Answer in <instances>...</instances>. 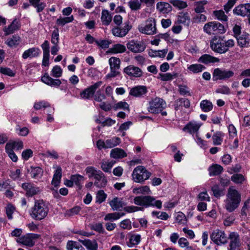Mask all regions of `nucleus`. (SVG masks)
<instances>
[{
  "label": "nucleus",
  "instance_id": "nucleus-1",
  "mask_svg": "<svg viewBox=\"0 0 250 250\" xmlns=\"http://www.w3.org/2000/svg\"><path fill=\"white\" fill-rule=\"evenodd\" d=\"M48 212V207L42 200H36L29 214L33 219L41 221L47 216Z\"/></svg>",
  "mask_w": 250,
  "mask_h": 250
},
{
  "label": "nucleus",
  "instance_id": "nucleus-2",
  "mask_svg": "<svg viewBox=\"0 0 250 250\" xmlns=\"http://www.w3.org/2000/svg\"><path fill=\"white\" fill-rule=\"evenodd\" d=\"M241 201L240 193L233 187L229 188L225 201V208L229 212L233 211L237 208Z\"/></svg>",
  "mask_w": 250,
  "mask_h": 250
},
{
  "label": "nucleus",
  "instance_id": "nucleus-3",
  "mask_svg": "<svg viewBox=\"0 0 250 250\" xmlns=\"http://www.w3.org/2000/svg\"><path fill=\"white\" fill-rule=\"evenodd\" d=\"M235 42L233 40H224V38L219 37H214L210 42V48L215 52L223 54L229 51V47L234 46Z\"/></svg>",
  "mask_w": 250,
  "mask_h": 250
},
{
  "label": "nucleus",
  "instance_id": "nucleus-4",
  "mask_svg": "<svg viewBox=\"0 0 250 250\" xmlns=\"http://www.w3.org/2000/svg\"><path fill=\"white\" fill-rule=\"evenodd\" d=\"M134 203L137 206H144L146 208L153 207L161 209L162 206L161 200H156L154 197L148 195L136 196L134 198Z\"/></svg>",
  "mask_w": 250,
  "mask_h": 250
},
{
  "label": "nucleus",
  "instance_id": "nucleus-5",
  "mask_svg": "<svg viewBox=\"0 0 250 250\" xmlns=\"http://www.w3.org/2000/svg\"><path fill=\"white\" fill-rule=\"evenodd\" d=\"M151 173L142 166L135 167L132 173V178L134 182L142 183L149 179Z\"/></svg>",
  "mask_w": 250,
  "mask_h": 250
},
{
  "label": "nucleus",
  "instance_id": "nucleus-6",
  "mask_svg": "<svg viewBox=\"0 0 250 250\" xmlns=\"http://www.w3.org/2000/svg\"><path fill=\"white\" fill-rule=\"evenodd\" d=\"M211 240L217 246H222L228 242V237L224 230L219 229L213 230L210 234Z\"/></svg>",
  "mask_w": 250,
  "mask_h": 250
},
{
  "label": "nucleus",
  "instance_id": "nucleus-7",
  "mask_svg": "<svg viewBox=\"0 0 250 250\" xmlns=\"http://www.w3.org/2000/svg\"><path fill=\"white\" fill-rule=\"evenodd\" d=\"M203 29L209 35L223 34L226 32L224 25L216 21H211L205 24Z\"/></svg>",
  "mask_w": 250,
  "mask_h": 250
},
{
  "label": "nucleus",
  "instance_id": "nucleus-8",
  "mask_svg": "<svg viewBox=\"0 0 250 250\" xmlns=\"http://www.w3.org/2000/svg\"><path fill=\"white\" fill-rule=\"evenodd\" d=\"M138 29L142 34L152 35L156 33V21L153 18H148L144 25L138 26Z\"/></svg>",
  "mask_w": 250,
  "mask_h": 250
},
{
  "label": "nucleus",
  "instance_id": "nucleus-9",
  "mask_svg": "<svg viewBox=\"0 0 250 250\" xmlns=\"http://www.w3.org/2000/svg\"><path fill=\"white\" fill-rule=\"evenodd\" d=\"M149 106L147 108L148 111L153 114H158L163 110L166 106V102L161 98H155L149 103Z\"/></svg>",
  "mask_w": 250,
  "mask_h": 250
},
{
  "label": "nucleus",
  "instance_id": "nucleus-10",
  "mask_svg": "<svg viewBox=\"0 0 250 250\" xmlns=\"http://www.w3.org/2000/svg\"><path fill=\"white\" fill-rule=\"evenodd\" d=\"M126 47L132 53H140L145 50L146 45L145 42L142 40L133 39L127 42Z\"/></svg>",
  "mask_w": 250,
  "mask_h": 250
},
{
  "label": "nucleus",
  "instance_id": "nucleus-11",
  "mask_svg": "<svg viewBox=\"0 0 250 250\" xmlns=\"http://www.w3.org/2000/svg\"><path fill=\"white\" fill-rule=\"evenodd\" d=\"M234 72L231 70L215 68L212 73V79L214 81L217 80H227L234 76Z\"/></svg>",
  "mask_w": 250,
  "mask_h": 250
},
{
  "label": "nucleus",
  "instance_id": "nucleus-12",
  "mask_svg": "<svg viewBox=\"0 0 250 250\" xmlns=\"http://www.w3.org/2000/svg\"><path fill=\"white\" fill-rule=\"evenodd\" d=\"M40 235L35 233H28L22 236L17 240V242L29 247L35 245V240L39 239Z\"/></svg>",
  "mask_w": 250,
  "mask_h": 250
},
{
  "label": "nucleus",
  "instance_id": "nucleus-13",
  "mask_svg": "<svg viewBox=\"0 0 250 250\" xmlns=\"http://www.w3.org/2000/svg\"><path fill=\"white\" fill-rule=\"evenodd\" d=\"M102 82L99 81L82 91L80 95L83 99H89L94 95L96 90L102 85Z\"/></svg>",
  "mask_w": 250,
  "mask_h": 250
},
{
  "label": "nucleus",
  "instance_id": "nucleus-14",
  "mask_svg": "<svg viewBox=\"0 0 250 250\" xmlns=\"http://www.w3.org/2000/svg\"><path fill=\"white\" fill-rule=\"evenodd\" d=\"M228 240L229 239V250H240L241 246L240 237L238 233L231 232L229 233Z\"/></svg>",
  "mask_w": 250,
  "mask_h": 250
},
{
  "label": "nucleus",
  "instance_id": "nucleus-15",
  "mask_svg": "<svg viewBox=\"0 0 250 250\" xmlns=\"http://www.w3.org/2000/svg\"><path fill=\"white\" fill-rule=\"evenodd\" d=\"M132 26L129 24V22H126L122 27H115L112 30L113 35L116 37H125L131 29Z\"/></svg>",
  "mask_w": 250,
  "mask_h": 250
},
{
  "label": "nucleus",
  "instance_id": "nucleus-16",
  "mask_svg": "<svg viewBox=\"0 0 250 250\" xmlns=\"http://www.w3.org/2000/svg\"><path fill=\"white\" fill-rule=\"evenodd\" d=\"M233 12L237 15L250 17V3L238 5L233 9Z\"/></svg>",
  "mask_w": 250,
  "mask_h": 250
},
{
  "label": "nucleus",
  "instance_id": "nucleus-17",
  "mask_svg": "<svg viewBox=\"0 0 250 250\" xmlns=\"http://www.w3.org/2000/svg\"><path fill=\"white\" fill-rule=\"evenodd\" d=\"M21 187L26 191V195L27 197H32L40 192L39 188L31 183H24L22 184Z\"/></svg>",
  "mask_w": 250,
  "mask_h": 250
},
{
  "label": "nucleus",
  "instance_id": "nucleus-18",
  "mask_svg": "<svg viewBox=\"0 0 250 250\" xmlns=\"http://www.w3.org/2000/svg\"><path fill=\"white\" fill-rule=\"evenodd\" d=\"M124 72L128 76L135 78H140L143 75L141 68L133 65H130L124 68Z\"/></svg>",
  "mask_w": 250,
  "mask_h": 250
},
{
  "label": "nucleus",
  "instance_id": "nucleus-19",
  "mask_svg": "<svg viewBox=\"0 0 250 250\" xmlns=\"http://www.w3.org/2000/svg\"><path fill=\"white\" fill-rule=\"evenodd\" d=\"M108 203L113 211H121L125 205L123 199L118 197L113 198Z\"/></svg>",
  "mask_w": 250,
  "mask_h": 250
},
{
  "label": "nucleus",
  "instance_id": "nucleus-20",
  "mask_svg": "<svg viewBox=\"0 0 250 250\" xmlns=\"http://www.w3.org/2000/svg\"><path fill=\"white\" fill-rule=\"evenodd\" d=\"M41 80L43 83L51 87H59L62 83L60 80L53 79L47 73L44 74Z\"/></svg>",
  "mask_w": 250,
  "mask_h": 250
},
{
  "label": "nucleus",
  "instance_id": "nucleus-21",
  "mask_svg": "<svg viewBox=\"0 0 250 250\" xmlns=\"http://www.w3.org/2000/svg\"><path fill=\"white\" fill-rule=\"evenodd\" d=\"M41 80L43 83L51 87H59L62 83L60 80L53 79L47 73L44 74Z\"/></svg>",
  "mask_w": 250,
  "mask_h": 250
},
{
  "label": "nucleus",
  "instance_id": "nucleus-22",
  "mask_svg": "<svg viewBox=\"0 0 250 250\" xmlns=\"http://www.w3.org/2000/svg\"><path fill=\"white\" fill-rule=\"evenodd\" d=\"M94 179L95 182L94 185L97 188H104L106 185L107 180L106 177L101 170H99L98 174H97Z\"/></svg>",
  "mask_w": 250,
  "mask_h": 250
},
{
  "label": "nucleus",
  "instance_id": "nucleus-23",
  "mask_svg": "<svg viewBox=\"0 0 250 250\" xmlns=\"http://www.w3.org/2000/svg\"><path fill=\"white\" fill-rule=\"evenodd\" d=\"M198 62L204 63L206 65L210 63L219 62L220 60L219 58L211 56L210 55L205 54L202 55L198 60Z\"/></svg>",
  "mask_w": 250,
  "mask_h": 250
},
{
  "label": "nucleus",
  "instance_id": "nucleus-24",
  "mask_svg": "<svg viewBox=\"0 0 250 250\" xmlns=\"http://www.w3.org/2000/svg\"><path fill=\"white\" fill-rule=\"evenodd\" d=\"M41 51L39 48L32 47L25 50L22 55L24 59L28 58L38 57L41 54Z\"/></svg>",
  "mask_w": 250,
  "mask_h": 250
},
{
  "label": "nucleus",
  "instance_id": "nucleus-25",
  "mask_svg": "<svg viewBox=\"0 0 250 250\" xmlns=\"http://www.w3.org/2000/svg\"><path fill=\"white\" fill-rule=\"evenodd\" d=\"M147 92L146 86L138 85L132 88L129 92V95L134 97H140L145 94Z\"/></svg>",
  "mask_w": 250,
  "mask_h": 250
},
{
  "label": "nucleus",
  "instance_id": "nucleus-26",
  "mask_svg": "<svg viewBox=\"0 0 250 250\" xmlns=\"http://www.w3.org/2000/svg\"><path fill=\"white\" fill-rule=\"evenodd\" d=\"M79 241L86 248L87 250H98V245L95 239H84L79 240Z\"/></svg>",
  "mask_w": 250,
  "mask_h": 250
},
{
  "label": "nucleus",
  "instance_id": "nucleus-27",
  "mask_svg": "<svg viewBox=\"0 0 250 250\" xmlns=\"http://www.w3.org/2000/svg\"><path fill=\"white\" fill-rule=\"evenodd\" d=\"M201 125L195 122H189L184 126L183 130L190 134L197 133L199 130Z\"/></svg>",
  "mask_w": 250,
  "mask_h": 250
},
{
  "label": "nucleus",
  "instance_id": "nucleus-28",
  "mask_svg": "<svg viewBox=\"0 0 250 250\" xmlns=\"http://www.w3.org/2000/svg\"><path fill=\"white\" fill-rule=\"evenodd\" d=\"M156 8L159 12L163 14H167L172 10V7L170 4L165 2H158Z\"/></svg>",
  "mask_w": 250,
  "mask_h": 250
},
{
  "label": "nucleus",
  "instance_id": "nucleus-29",
  "mask_svg": "<svg viewBox=\"0 0 250 250\" xmlns=\"http://www.w3.org/2000/svg\"><path fill=\"white\" fill-rule=\"evenodd\" d=\"M190 18L188 12L179 13L177 18V22L180 24H183L186 25H189Z\"/></svg>",
  "mask_w": 250,
  "mask_h": 250
},
{
  "label": "nucleus",
  "instance_id": "nucleus-30",
  "mask_svg": "<svg viewBox=\"0 0 250 250\" xmlns=\"http://www.w3.org/2000/svg\"><path fill=\"white\" fill-rule=\"evenodd\" d=\"M127 156L125 152L120 148L112 149L110 152V156L114 159H122Z\"/></svg>",
  "mask_w": 250,
  "mask_h": 250
},
{
  "label": "nucleus",
  "instance_id": "nucleus-31",
  "mask_svg": "<svg viewBox=\"0 0 250 250\" xmlns=\"http://www.w3.org/2000/svg\"><path fill=\"white\" fill-rule=\"evenodd\" d=\"M178 76V74L175 72H173L172 73H159L157 78L162 81L167 82L172 81L174 79L177 78Z\"/></svg>",
  "mask_w": 250,
  "mask_h": 250
},
{
  "label": "nucleus",
  "instance_id": "nucleus-32",
  "mask_svg": "<svg viewBox=\"0 0 250 250\" xmlns=\"http://www.w3.org/2000/svg\"><path fill=\"white\" fill-rule=\"evenodd\" d=\"M209 175L210 176H217L223 171V167L220 165L213 164L208 167Z\"/></svg>",
  "mask_w": 250,
  "mask_h": 250
},
{
  "label": "nucleus",
  "instance_id": "nucleus-33",
  "mask_svg": "<svg viewBox=\"0 0 250 250\" xmlns=\"http://www.w3.org/2000/svg\"><path fill=\"white\" fill-rule=\"evenodd\" d=\"M20 28V24L16 19L13 21L12 23L9 25L7 28L5 27L4 29V31L6 35L12 34L15 30Z\"/></svg>",
  "mask_w": 250,
  "mask_h": 250
},
{
  "label": "nucleus",
  "instance_id": "nucleus-34",
  "mask_svg": "<svg viewBox=\"0 0 250 250\" xmlns=\"http://www.w3.org/2000/svg\"><path fill=\"white\" fill-rule=\"evenodd\" d=\"M125 215L124 212H113L107 214L104 218L105 221H114L120 219L121 217Z\"/></svg>",
  "mask_w": 250,
  "mask_h": 250
},
{
  "label": "nucleus",
  "instance_id": "nucleus-35",
  "mask_svg": "<svg viewBox=\"0 0 250 250\" xmlns=\"http://www.w3.org/2000/svg\"><path fill=\"white\" fill-rule=\"evenodd\" d=\"M238 44L241 47H246L249 46L250 40L248 35H242L236 38Z\"/></svg>",
  "mask_w": 250,
  "mask_h": 250
},
{
  "label": "nucleus",
  "instance_id": "nucleus-36",
  "mask_svg": "<svg viewBox=\"0 0 250 250\" xmlns=\"http://www.w3.org/2000/svg\"><path fill=\"white\" fill-rule=\"evenodd\" d=\"M190 103L187 99L179 98L175 101V109L178 110L180 106H184L186 108L189 107Z\"/></svg>",
  "mask_w": 250,
  "mask_h": 250
},
{
  "label": "nucleus",
  "instance_id": "nucleus-37",
  "mask_svg": "<svg viewBox=\"0 0 250 250\" xmlns=\"http://www.w3.org/2000/svg\"><path fill=\"white\" fill-rule=\"evenodd\" d=\"M62 178V168L60 167L57 168L56 170L53 175V179L52 181V184L55 187H57L59 185Z\"/></svg>",
  "mask_w": 250,
  "mask_h": 250
},
{
  "label": "nucleus",
  "instance_id": "nucleus-38",
  "mask_svg": "<svg viewBox=\"0 0 250 250\" xmlns=\"http://www.w3.org/2000/svg\"><path fill=\"white\" fill-rule=\"evenodd\" d=\"M112 20V16L106 10H103L102 12L101 21L104 25H108Z\"/></svg>",
  "mask_w": 250,
  "mask_h": 250
},
{
  "label": "nucleus",
  "instance_id": "nucleus-39",
  "mask_svg": "<svg viewBox=\"0 0 250 250\" xmlns=\"http://www.w3.org/2000/svg\"><path fill=\"white\" fill-rule=\"evenodd\" d=\"M43 170L39 167H31L30 174L32 178L39 179L40 178L43 174Z\"/></svg>",
  "mask_w": 250,
  "mask_h": 250
},
{
  "label": "nucleus",
  "instance_id": "nucleus-40",
  "mask_svg": "<svg viewBox=\"0 0 250 250\" xmlns=\"http://www.w3.org/2000/svg\"><path fill=\"white\" fill-rule=\"evenodd\" d=\"M71 176L73 184H75L79 189H81L82 185L84 180V177L79 174L72 175Z\"/></svg>",
  "mask_w": 250,
  "mask_h": 250
},
{
  "label": "nucleus",
  "instance_id": "nucleus-41",
  "mask_svg": "<svg viewBox=\"0 0 250 250\" xmlns=\"http://www.w3.org/2000/svg\"><path fill=\"white\" fill-rule=\"evenodd\" d=\"M41 0H29L31 5L36 8L37 12L40 13L42 11L46 6L44 2H40Z\"/></svg>",
  "mask_w": 250,
  "mask_h": 250
},
{
  "label": "nucleus",
  "instance_id": "nucleus-42",
  "mask_svg": "<svg viewBox=\"0 0 250 250\" xmlns=\"http://www.w3.org/2000/svg\"><path fill=\"white\" fill-rule=\"evenodd\" d=\"M126 50L125 45L120 43L114 44L112 48L110 49V52L112 53H122Z\"/></svg>",
  "mask_w": 250,
  "mask_h": 250
},
{
  "label": "nucleus",
  "instance_id": "nucleus-43",
  "mask_svg": "<svg viewBox=\"0 0 250 250\" xmlns=\"http://www.w3.org/2000/svg\"><path fill=\"white\" fill-rule=\"evenodd\" d=\"M105 147L110 148L117 146L121 143V140L118 137H113L105 141Z\"/></svg>",
  "mask_w": 250,
  "mask_h": 250
},
{
  "label": "nucleus",
  "instance_id": "nucleus-44",
  "mask_svg": "<svg viewBox=\"0 0 250 250\" xmlns=\"http://www.w3.org/2000/svg\"><path fill=\"white\" fill-rule=\"evenodd\" d=\"M73 20L74 17L72 15L66 17H60L56 20V24L58 25L63 26L67 23L72 22Z\"/></svg>",
  "mask_w": 250,
  "mask_h": 250
},
{
  "label": "nucleus",
  "instance_id": "nucleus-45",
  "mask_svg": "<svg viewBox=\"0 0 250 250\" xmlns=\"http://www.w3.org/2000/svg\"><path fill=\"white\" fill-rule=\"evenodd\" d=\"M67 250H85L84 248L75 241H69L66 245Z\"/></svg>",
  "mask_w": 250,
  "mask_h": 250
},
{
  "label": "nucleus",
  "instance_id": "nucleus-46",
  "mask_svg": "<svg viewBox=\"0 0 250 250\" xmlns=\"http://www.w3.org/2000/svg\"><path fill=\"white\" fill-rule=\"evenodd\" d=\"M224 134L220 131H216L212 136L213 144L214 145H220L223 142Z\"/></svg>",
  "mask_w": 250,
  "mask_h": 250
},
{
  "label": "nucleus",
  "instance_id": "nucleus-47",
  "mask_svg": "<svg viewBox=\"0 0 250 250\" xmlns=\"http://www.w3.org/2000/svg\"><path fill=\"white\" fill-rule=\"evenodd\" d=\"M208 1L206 0L197 1L195 3V12L197 13H201L205 12L204 5H206Z\"/></svg>",
  "mask_w": 250,
  "mask_h": 250
},
{
  "label": "nucleus",
  "instance_id": "nucleus-48",
  "mask_svg": "<svg viewBox=\"0 0 250 250\" xmlns=\"http://www.w3.org/2000/svg\"><path fill=\"white\" fill-rule=\"evenodd\" d=\"M200 107L204 112H209L213 108V104L211 102L207 100H203L200 103Z\"/></svg>",
  "mask_w": 250,
  "mask_h": 250
},
{
  "label": "nucleus",
  "instance_id": "nucleus-49",
  "mask_svg": "<svg viewBox=\"0 0 250 250\" xmlns=\"http://www.w3.org/2000/svg\"><path fill=\"white\" fill-rule=\"evenodd\" d=\"M21 42L20 37L17 35L13 36L6 41L7 44L10 47H16Z\"/></svg>",
  "mask_w": 250,
  "mask_h": 250
},
{
  "label": "nucleus",
  "instance_id": "nucleus-50",
  "mask_svg": "<svg viewBox=\"0 0 250 250\" xmlns=\"http://www.w3.org/2000/svg\"><path fill=\"white\" fill-rule=\"evenodd\" d=\"M206 67L201 64H193L188 67V69L193 73H197L202 72Z\"/></svg>",
  "mask_w": 250,
  "mask_h": 250
},
{
  "label": "nucleus",
  "instance_id": "nucleus-51",
  "mask_svg": "<svg viewBox=\"0 0 250 250\" xmlns=\"http://www.w3.org/2000/svg\"><path fill=\"white\" fill-rule=\"evenodd\" d=\"M6 145L10 146L11 149L19 150L23 148V143L21 141H13L7 143Z\"/></svg>",
  "mask_w": 250,
  "mask_h": 250
},
{
  "label": "nucleus",
  "instance_id": "nucleus-52",
  "mask_svg": "<svg viewBox=\"0 0 250 250\" xmlns=\"http://www.w3.org/2000/svg\"><path fill=\"white\" fill-rule=\"evenodd\" d=\"M231 180L235 184H241L246 180V178L242 174L236 173L231 176Z\"/></svg>",
  "mask_w": 250,
  "mask_h": 250
},
{
  "label": "nucleus",
  "instance_id": "nucleus-53",
  "mask_svg": "<svg viewBox=\"0 0 250 250\" xmlns=\"http://www.w3.org/2000/svg\"><path fill=\"white\" fill-rule=\"evenodd\" d=\"M110 68L120 69L121 61L119 58L112 57L109 59Z\"/></svg>",
  "mask_w": 250,
  "mask_h": 250
},
{
  "label": "nucleus",
  "instance_id": "nucleus-54",
  "mask_svg": "<svg viewBox=\"0 0 250 250\" xmlns=\"http://www.w3.org/2000/svg\"><path fill=\"white\" fill-rule=\"evenodd\" d=\"M170 3L179 9H184L188 6L186 2L180 0H171Z\"/></svg>",
  "mask_w": 250,
  "mask_h": 250
},
{
  "label": "nucleus",
  "instance_id": "nucleus-55",
  "mask_svg": "<svg viewBox=\"0 0 250 250\" xmlns=\"http://www.w3.org/2000/svg\"><path fill=\"white\" fill-rule=\"evenodd\" d=\"M10 147H11L10 146L5 145V151L11 160L14 162H16L18 159V157L14 152L13 150L11 149Z\"/></svg>",
  "mask_w": 250,
  "mask_h": 250
},
{
  "label": "nucleus",
  "instance_id": "nucleus-56",
  "mask_svg": "<svg viewBox=\"0 0 250 250\" xmlns=\"http://www.w3.org/2000/svg\"><path fill=\"white\" fill-rule=\"evenodd\" d=\"M141 235L140 234H133L131 235L129 241L130 244L129 247L137 245L140 242Z\"/></svg>",
  "mask_w": 250,
  "mask_h": 250
},
{
  "label": "nucleus",
  "instance_id": "nucleus-57",
  "mask_svg": "<svg viewBox=\"0 0 250 250\" xmlns=\"http://www.w3.org/2000/svg\"><path fill=\"white\" fill-rule=\"evenodd\" d=\"M50 107V104L47 101H41L38 102H36L34 105V108L36 110H40L42 108H45Z\"/></svg>",
  "mask_w": 250,
  "mask_h": 250
},
{
  "label": "nucleus",
  "instance_id": "nucleus-58",
  "mask_svg": "<svg viewBox=\"0 0 250 250\" xmlns=\"http://www.w3.org/2000/svg\"><path fill=\"white\" fill-rule=\"evenodd\" d=\"M213 14L219 21H227L228 17L225 14L224 12L222 10H215L213 11Z\"/></svg>",
  "mask_w": 250,
  "mask_h": 250
},
{
  "label": "nucleus",
  "instance_id": "nucleus-59",
  "mask_svg": "<svg viewBox=\"0 0 250 250\" xmlns=\"http://www.w3.org/2000/svg\"><path fill=\"white\" fill-rule=\"evenodd\" d=\"M114 164V162L113 161L103 162L101 164V168L104 172L111 173V169Z\"/></svg>",
  "mask_w": 250,
  "mask_h": 250
},
{
  "label": "nucleus",
  "instance_id": "nucleus-60",
  "mask_svg": "<svg viewBox=\"0 0 250 250\" xmlns=\"http://www.w3.org/2000/svg\"><path fill=\"white\" fill-rule=\"evenodd\" d=\"M62 70L60 66L56 65L51 70V75L55 78H59L62 76Z\"/></svg>",
  "mask_w": 250,
  "mask_h": 250
},
{
  "label": "nucleus",
  "instance_id": "nucleus-61",
  "mask_svg": "<svg viewBox=\"0 0 250 250\" xmlns=\"http://www.w3.org/2000/svg\"><path fill=\"white\" fill-rule=\"evenodd\" d=\"M128 6L132 10H138L140 9L141 2L138 0H131L128 3Z\"/></svg>",
  "mask_w": 250,
  "mask_h": 250
},
{
  "label": "nucleus",
  "instance_id": "nucleus-62",
  "mask_svg": "<svg viewBox=\"0 0 250 250\" xmlns=\"http://www.w3.org/2000/svg\"><path fill=\"white\" fill-rule=\"evenodd\" d=\"M99 170H97L93 167H87L85 168L86 173L89 178L94 177V178L97 175V174H98Z\"/></svg>",
  "mask_w": 250,
  "mask_h": 250
},
{
  "label": "nucleus",
  "instance_id": "nucleus-63",
  "mask_svg": "<svg viewBox=\"0 0 250 250\" xmlns=\"http://www.w3.org/2000/svg\"><path fill=\"white\" fill-rule=\"evenodd\" d=\"M51 43L53 44L59 43V30L58 28H56L52 32L51 39Z\"/></svg>",
  "mask_w": 250,
  "mask_h": 250
},
{
  "label": "nucleus",
  "instance_id": "nucleus-64",
  "mask_svg": "<svg viewBox=\"0 0 250 250\" xmlns=\"http://www.w3.org/2000/svg\"><path fill=\"white\" fill-rule=\"evenodd\" d=\"M106 198V194L103 190H100L96 194V202L99 204L102 203L105 201Z\"/></svg>",
  "mask_w": 250,
  "mask_h": 250
}]
</instances>
